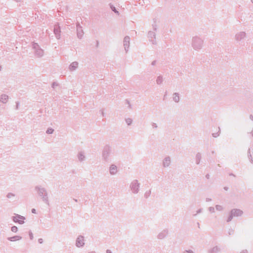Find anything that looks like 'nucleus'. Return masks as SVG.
<instances>
[{"label": "nucleus", "instance_id": "nucleus-1", "mask_svg": "<svg viewBox=\"0 0 253 253\" xmlns=\"http://www.w3.org/2000/svg\"><path fill=\"white\" fill-rule=\"evenodd\" d=\"M35 190L37 192L38 195L42 198V201L46 205L49 206V198L46 188L41 185H37L35 186Z\"/></svg>", "mask_w": 253, "mask_h": 253}, {"label": "nucleus", "instance_id": "nucleus-2", "mask_svg": "<svg viewBox=\"0 0 253 253\" xmlns=\"http://www.w3.org/2000/svg\"><path fill=\"white\" fill-rule=\"evenodd\" d=\"M112 153V148L109 145H106L103 148L102 153V160L108 162L110 160V155Z\"/></svg>", "mask_w": 253, "mask_h": 253}, {"label": "nucleus", "instance_id": "nucleus-3", "mask_svg": "<svg viewBox=\"0 0 253 253\" xmlns=\"http://www.w3.org/2000/svg\"><path fill=\"white\" fill-rule=\"evenodd\" d=\"M32 48L34 50V54L37 57H42L44 55V50L40 47L38 43L33 42Z\"/></svg>", "mask_w": 253, "mask_h": 253}, {"label": "nucleus", "instance_id": "nucleus-4", "mask_svg": "<svg viewBox=\"0 0 253 253\" xmlns=\"http://www.w3.org/2000/svg\"><path fill=\"white\" fill-rule=\"evenodd\" d=\"M84 237L82 235L78 236L75 241V246L78 248H82L84 246Z\"/></svg>", "mask_w": 253, "mask_h": 253}, {"label": "nucleus", "instance_id": "nucleus-5", "mask_svg": "<svg viewBox=\"0 0 253 253\" xmlns=\"http://www.w3.org/2000/svg\"><path fill=\"white\" fill-rule=\"evenodd\" d=\"M15 216H12V220L15 223H18L20 224H23L24 223L25 217L23 216L18 214H15Z\"/></svg>", "mask_w": 253, "mask_h": 253}, {"label": "nucleus", "instance_id": "nucleus-6", "mask_svg": "<svg viewBox=\"0 0 253 253\" xmlns=\"http://www.w3.org/2000/svg\"><path fill=\"white\" fill-rule=\"evenodd\" d=\"M77 36L79 39H82L84 36V32L82 26L79 22L76 24Z\"/></svg>", "mask_w": 253, "mask_h": 253}, {"label": "nucleus", "instance_id": "nucleus-7", "mask_svg": "<svg viewBox=\"0 0 253 253\" xmlns=\"http://www.w3.org/2000/svg\"><path fill=\"white\" fill-rule=\"evenodd\" d=\"M109 171L110 175H116L118 171L117 167L114 164L111 165L109 169Z\"/></svg>", "mask_w": 253, "mask_h": 253}, {"label": "nucleus", "instance_id": "nucleus-8", "mask_svg": "<svg viewBox=\"0 0 253 253\" xmlns=\"http://www.w3.org/2000/svg\"><path fill=\"white\" fill-rule=\"evenodd\" d=\"M78 161L80 162H83L86 160V156L84 151H81L78 152L77 155Z\"/></svg>", "mask_w": 253, "mask_h": 253}, {"label": "nucleus", "instance_id": "nucleus-9", "mask_svg": "<svg viewBox=\"0 0 253 253\" xmlns=\"http://www.w3.org/2000/svg\"><path fill=\"white\" fill-rule=\"evenodd\" d=\"M79 67V63L77 61H74L71 63L69 66V70L71 72L76 70Z\"/></svg>", "mask_w": 253, "mask_h": 253}, {"label": "nucleus", "instance_id": "nucleus-10", "mask_svg": "<svg viewBox=\"0 0 253 253\" xmlns=\"http://www.w3.org/2000/svg\"><path fill=\"white\" fill-rule=\"evenodd\" d=\"M60 28L58 24L55 25L54 27V33L57 39L60 38Z\"/></svg>", "mask_w": 253, "mask_h": 253}, {"label": "nucleus", "instance_id": "nucleus-11", "mask_svg": "<svg viewBox=\"0 0 253 253\" xmlns=\"http://www.w3.org/2000/svg\"><path fill=\"white\" fill-rule=\"evenodd\" d=\"M8 98L9 97L7 95L5 94H2L0 96V102L5 104L8 101Z\"/></svg>", "mask_w": 253, "mask_h": 253}, {"label": "nucleus", "instance_id": "nucleus-12", "mask_svg": "<svg viewBox=\"0 0 253 253\" xmlns=\"http://www.w3.org/2000/svg\"><path fill=\"white\" fill-rule=\"evenodd\" d=\"M21 239H22L21 236L16 235V236H14L11 237H8L7 238V240L10 241H11V242H14V241H16L20 240Z\"/></svg>", "mask_w": 253, "mask_h": 253}, {"label": "nucleus", "instance_id": "nucleus-13", "mask_svg": "<svg viewBox=\"0 0 253 253\" xmlns=\"http://www.w3.org/2000/svg\"><path fill=\"white\" fill-rule=\"evenodd\" d=\"M111 10L114 11L117 15H119V12L117 9L112 4H109Z\"/></svg>", "mask_w": 253, "mask_h": 253}, {"label": "nucleus", "instance_id": "nucleus-14", "mask_svg": "<svg viewBox=\"0 0 253 253\" xmlns=\"http://www.w3.org/2000/svg\"><path fill=\"white\" fill-rule=\"evenodd\" d=\"M54 132V129L51 127L48 128L46 131V133L47 134H52Z\"/></svg>", "mask_w": 253, "mask_h": 253}, {"label": "nucleus", "instance_id": "nucleus-15", "mask_svg": "<svg viewBox=\"0 0 253 253\" xmlns=\"http://www.w3.org/2000/svg\"><path fill=\"white\" fill-rule=\"evenodd\" d=\"M15 195L14 193H8L6 195V197L7 198H8V199H10L12 197H15Z\"/></svg>", "mask_w": 253, "mask_h": 253}, {"label": "nucleus", "instance_id": "nucleus-16", "mask_svg": "<svg viewBox=\"0 0 253 253\" xmlns=\"http://www.w3.org/2000/svg\"><path fill=\"white\" fill-rule=\"evenodd\" d=\"M11 230L12 232L16 233L18 231V228L16 226H13L11 228Z\"/></svg>", "mask_w": 253, "mask_h": 253}, {"label": "nucleus", "instance_id": "nucleus-17", "mask_svg": "<svg viewBox=\"0 0 253 253\" xmlns=\"http://www.w3.org/2000/svg\"><path fill=\"white\" fill-rule=\"evenodd\" d=\"M29 235L30 240H32L34 238V236H33V234L32 233L31 231H30L29 232Z\"/></svg>", "mask_w": 253, "mask_h": 253}, {"label": "nucleus", "instance_id": "nucleus-18", "mask_svg": "<svg viewBox=\"0 0 253 253\" xmlns=\"http://www.w3.org/2000/svg\"><path fill=\"white\" fill-rule=\"evenodd\" d=\"M126 37H125L124 38V45L125 50H126V44L125 43L126 42Z\"/></svg>", "mask_w": 253, "mask_h": 253}, {"label": "nucleus", "instance_id": "nucleus-19", "mask_svg": "<svg viewBox=\"0 0 253 253\" xmlns=\"http://www.w3.org/2000/svg\"><path fill=\"white\" fill-rule=\"evenodd\" d=\"M38 242L40 244H42L43 243V240L42 238H40L38 240Z\"/></svg>", "mask_w": 253, "mask_h": 253}, {"label": "nucleus", "instance_id": "nucleus-20", "mask_svg": "<svg viewBox=\"0 0 253 253\" xmlns=\"http://www.w3.org/2000/svg\"><path fill=\"white\" fill-rule=\"evenodd\" d=\"M31 211L33 213H36V210L35 209H32Z\"/></svg>", "mask_w": 253, "mask_h": 253}, {"label": "nucleus", "instance_id": "nucleus-21", "mask_svg": "<svg viewBox=\"0 0 253 253\" xmlns=\"http://www.w3.org/2000/svg\"><path fill=\"white\" fill-rule=\"evenodd\" d=\"M106 253H113L110 250H107L106 251Z\"/></svg>", "mask_w": 253, "mask_h": 253}, {"label": "nucleus", "instance_id": "nucleus-22", "mask_svg": "<svg viewBox=\"0 0 253 253\" xmlns=\"http://www.w3.org/2000/svg\"><path fill=\"white\" fill-rule=\"evenodd\" d=\"M19 105V103L18 102H16V109H17V110L18 109Z\"/></svg>", "mask_w": 253, "mask_h": 253}, {"label": "nucleus", "instance_id": "nucleus-23", "mask_svg": "<svg viewBox=\"0 0 253 253\" xmlns=\"http://www.w3.org/2000/svg\"><path fill=\"white\" fill-rule=\"evenodd\" d=\"M58 84L56 83H53L52 84V86L54 87L55 86H57Z\"/></svg>", "mask_w": 253, "mask_h": 253}, {"label": "nucleus", "instance_id": "nucleus-24", "mask_svg": "<svg viewBox=\"0 0 253 253\" xmlns=\"http://www.w3.org/2000/svg\"><path fill=\"white\" fill-rule=\"evenodd\" d=\"M87 253H97L94 251H92L88 252Z\"/></svg>", "mask_w": 253, "mask_h": 253}, {"label": "nucleus", "instance_id": "nucleus-25", "mask_svg": "<svg viewBox=\"0 0 253 253\" xmlns=\"http://www.w3.org/2000/svg\"><path fill=\"white\" fill-rule=\"evenodd\" d=\"M14 0L17 2L20 1V0Z\"/></svg>", "mask_w": 253, "mask_h": 253}]
</instances>
